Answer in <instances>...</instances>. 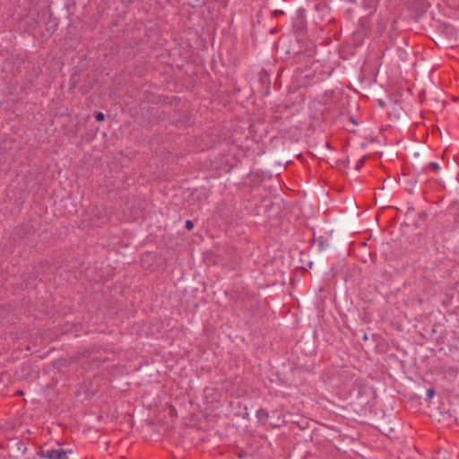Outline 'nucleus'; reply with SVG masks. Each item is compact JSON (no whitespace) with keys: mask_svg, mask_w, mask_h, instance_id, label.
<instances>
[{"mask_svg":"<svg viewBox=\"0 0 459 459\" xmlns=\"http://www.w3.org/2000/svg\"><path fill=\"white\" fill-rule=\"evenodd\" d=\"M44 456L48 459H67V453L63 449H52L46 451Z\"/></svg>","mask_w":459,"mask_h":459,"instance_id":"f257e3e1","label":"nucleus"},{"mask_svg":"<svg viewBox=\"0 0 459 459\" xmlns=\"http://www.w3.org/2000/svg\"><path fill=\"white\" fill-rule=\"evenodd\" d=\"M426 169L431 170L434 173H437L440 170V166L437 162H430L427 165Z\"/></svg>","mask_w":459,"mask_h":459,"instance_id":"f03ea898","label":"nucleus"},{"mask_svg":"<svg viewBox=\"0 0 459 459\" xmlns=\"http://www.w3.org/2000/svg\"><path fill=\"white\" fill-rule=\"evenodd\" d=\"M96 119L100 122L103 121L105 119V115L101 112L97 113Z\"/></svg>","mask_w":459,"mask_h":459,"instance_id":"7ed1b4c3","label":"nucleus"},{"mask_svg":"<svg viewBox=\"0 0 459 459\" xmlns=\"http://www.w3.org/2000/svg\"><path fill=\"white\" fill-rule=\"evenodd\" d=\"M427 395H428V397H429V398H433V397H434V395H435V391H434V389H429V390L427 391Z\"/></svg>","mask_w":459,"mask_h":459,"instance_id":"20e7f679","label":"nucleus"},{"mask_svg":"<svg viewBox=\"0 0 459 459\" xmlns=\"http://www.w3.org/2000/svg\"><path fill=\"white\" fill-rule=\"evenodd\" d=\"M193 227H194L193 222H192L191 221H186V228L187 230H192V229H193Z\"/></svg>","mask_w":459,"mask_h":459,"instance_id":"39448f33","label":"nucleus"},{"mask_svg":"<svg viewBox=\"0 0 459 459\" xmlns=\"http://www.w3.org/2000/svg\"><path fill=\"white\" fill-rule=\"evenodd\" d=\"M257 416L259 418H261L262 416L267 417V413L263 410H259V411H257Z\"/></svg>","mask_w":459,"mask_h":459,"instance_id":"423d86ee","label":"nucleus"}]
</instances>
